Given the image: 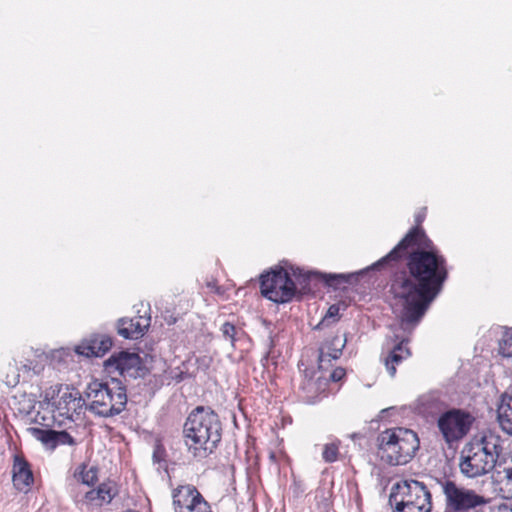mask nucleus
I'll return each mask as SVG.
<instances>
[{"label":"nucleus","instance_id":"1","mask_svg":"<svg viewBox=\"0 0 512 512\" xmlns=\"http://www.w3.org/2000/svg\"><path fill=\"white\" fill-rule=\"evenodd\" d=\"M424 218L425 209L416 214V226L373 265V268L380 269L408 255V271L396 273L390 285L395 304L401 307L403 326L415 325L421 320L448 277L445 258L420 227Z\"/></svg>","mask_w":512,"mask_h":512},{"label":"nucleus","instance_id":"2","mask_svg":"<svg viewBox=\"0 0 512 512\" xmlns=\"http://www.w3.org/2000/svg\"><path fill=\"white\" fill-rule=\"evenodd\" d=\"M183 437L195 458H207L221 441L222 424L218 414L210 408L196 407L183 425Z\"/></svg>","mask_w":512,"mask_h":512},{"label":"nucleus","instance_id":"3","mask_svg":"<svg viewBox=\"0 0 512 512\" xmlns=\"http://www.w3.org/2000/svg\"><path fill=\"white\" fill-rule=\"evenodd\" d=\"M84 395L89 402L87 409L103 418L119 415L126 409L128 401L126 387L116 378L107 382L98 379L91 381Z\"/></svg>","mask_w":512,"mask_h":512},{"label":"nucleus","instance_id":"4","mask_svg":"<svg viewBox=\"0 0 512 512\" xmlns=\"http://www.w3.org/2000/svg\"><path fill=\"white\" fill-rule=\"evenodd\" d=\"M418 449L419 438L410 429H386L377 436V455L390 466L407 464Z\"/></svg>","mask_w":512,"mask_h":512},{"label":"nucleus","instance_id":"5","mask_svg":"<svg viewBox=\"0 0 512 512\" xmlns=\"http://www.w3.org/2000/svg\"><path fill=\"white\" fill-rule=\"evenodd\" d=\"M394 512H431V493L424 482L406 479L394 484L389 495Z\"/></svg>","mask_w":512,"mask_h":512},{"label":"nucleus","instance_id":"6","mask_svg":"<svg viewBox=\"0 0 512 512\" xmlns=\"http://www.w3.org/2000/svg\"><path fill=\"white\" fill-rule=\"evenodd\" d=\"M440 484L445 497V512H481L489 501L475 490L458 486L452 480Z\"/></svg>","mask_w":512,"mask_h":512},{"label":"nucleus","instance_id":"7","mask_svg":"<svg viewBox=\"0 0 512 512\" xmlns=\"http://www.w3.org/2000/svg\"><path fill=\"white\" fill-rule=\"evenodd\" d=\"M51 407L53 419L61 423L63 420H73L74 413L85 405V399L80 392L68 385H58L46 391L45 399Z\"/></svg>","mask_w":512,"mask_h":512},{"label":"nucleus","instance_id":"8","mask_svg":"<svg viewBox=\"0 0 512 512\" xmlns=\"http://www.w3.org/2000/svg\"><path fill=\"white\" fill-rule=\"evenodd\" d=\"M474 422L475 417L469 411L450 408L438 416L437 427L445 443L451 445L466 437Z\"/></svg>","mask_w":512,"mask_h":512},{"label":"nucleus","instance_id":"9","mask_svg":"<svg viewBox=\"0 0 512 512\" xmlns=\"http://www.w3.org/2000/svg\"><path fill=\"white\" fill-rule=\"evenodd\" d=\"M262 295L275 303L290 302L296 295V284L284 268H277L261 275Z\"/></svg>","mask_w":512,"mask_h":512},{"label":"nucleus","instance_id":"10","mask_svg":"<svg viewBox=\"0 0 512 512\" xmlns=\"http://www.w3.org/2000/svg\"><path fill=\"white\" fill-rule=\"evenodd\" d=\"M104 368L108 373L117 372L124 378H143L148 373L140 356L135 352L122 350L114 352L105 362Z\"/></svg>","mask_w":512,"mask_h":512},{"label":"nucleus","instance_id":"11","mask_svg":"<svg viewBox=\"0 0 512 512\" xmlns=\"http://www.w3.org/2000/svg\"><path fill=\"white\" fill-rule=\"evenodd\" d=\"M171 496L174 512H212L210 504L191 484L177 486Z\"/></svg>","mask_w":512,"mask_h":512},{"label":"nucleus","instance_id":"12","mask_svg":"<svg viewBox=\"0 0 512 512\" xmlns=\"http://www.w3.org/2000/svg\"><path fill=\"white\" fill-rule=\"evenodd\" d=\"M495 462L489 460L473 444L466 445L460 457V472L467 478H477L489 473L494 467Z\"/></svg>","mask_w":512,"mask_h":512},{"label":"nucleus","instance_id":"13","mask_svg":"<svg viewBox=\"0 0 512 512\" xmlns=\"http://www.w3.org/2000/svg\"><path fill=\"white\" fill-rule=\"evenodd\" d=\"M112 338L105 334H91L75 347V352L85 357H102L112 347Z\"/></svg>","mask_w":512,"mask_h":512},{"label":"nucleus","instance_id":"14","mask_svg":"<svg viewBox=\"0 0 512 512\" xmlns=\"http://www.w3.org/2000/svg\"><path fill=\"white\" fill-rule=\"evenodd\" d=\"M12 472V480L15 488L19 491L27 492L34 482L29 463L24 458L15 456Z\"/></svg>","mask_w":512,"mask_h":512},{"label":"nucleus","instance_id":"15","mask_svg":"<svg viewBox=\"0 0 512 512\" xmlns=\"http://www.w3.org/2000/svg\"><path fill=\"white\" fill-rule=\"evenodd\" d=\"M473 445L497 465L498 458L503 450L502 440L499 435L488 431Z\"/></svg>","mask_w":512,"mask_h":512},{"label":"nucleus","instance_id":"16","mask_svg":"<svg viewBox=\"0 0 512 512\" xmlns=\"http://www.w3.org/2000/svg\"><path fill=\"white\" fill-rule=\"evenodd\" d=\"M142 317L120 318L117 321V333L125 339H138L142 337L149 326L148 320L141 323Z\"/></svg>","mask_w":512,"mask_h":512},{"label":"nucleus","instance_id":"17","mask_svg":"<svg viewBox=\"0 0 512 512\" xmlns=\"http://www.w3.org/2000/svg\"><path fill=\"white\" fill-rule=\"evenodd\" d=\"M346 340L341 339L339 336H334L319 348L318 363L319 369H324V363L331 360L338 359L342 354V349L345 347Z\"/></svg>","mask_w":512,"mask_h":512},{"label":"nucleus","instance_id":"18","mask_svg":"<svg viewBox=\"0 0 512 512\" xmlns=\"http://www.w3.org/2000/svg\"><path fill=\"white\" fill-rule=\"evenodd\" d=\"M411 352L405 345L404 341L396 344L388 354L383 358L385 368L391 377L396 374V367L400 365L405 359L409 358Z\"/></svg>","mask_w":512,"mask_h":512},{"label":"nucleus","instance_id":"19","mask_svg":"<svg viewBox=\"0 0 512 512\" xmlns=\"http://www.w3.org/2000/svg\"><path fill=\"white\" fill-rule=\"evenodd\" d=\"M497 420L501 429L512 436V392L502 394L497 408Z\"/></svg>","mask_w":512,"mask_h":512},{"label":"nucleus","instance_id":"20","mask_svg":"<svg viewBox=\"0 0 512 512\" xmlns=\"http://www.w3.org/2000/svg\"><path fill=\"white\" fill-rule=\"evenodd\" d=\"M117 491L112 482L101 483L97 489L88 491L85 498L91 502L97 501L98 505L110 503L116 496Z\"/></svg>","mask_w":512,"mask_h":512},{"label":"nucleus","instance_id":"21","mask_svg":"<svg viewBox=\"0 0 512 512\" xmlns=\"http://www.w3.org/2000/svg\"><path fill=\"white\" fill-rule=\"evenodd\" d=\"M300 390L303 392L302 398L305 403L315 404L319 394L324 391V389L321 388V377H318L317 381H314L312 377L308 378L306 374L304 381L300 385Z\"/></svg>","mask_w":512,"mask_h":512},{"label":"nucleus","instance_id":"22","mask_svg":"<svg viewBox=\"0 0 512 512\" xmlns=\"http://www.w3.org/2000/svg\"><path fill=\"white\" fill-rule=\"evenodd\" d=\"M446 404L436 394H429L420 399L419 409L420 412L426 415H440L446 411Z\"/></svg>","mask_w":512,"mask_h":512},{"label":"nucleus","instance_id":"23","mask_svg":"<svg viewBox=\"0 0 512 512\" xmlns=\"http://www.w3.org/2000/svg\"><path fill=\"white\" fill-rule=\"evenodd\" d=\"M27 433L35 438L36 440L40 441L45 448L51 449V443H52V429H42L38 427H29L26 429Z\"/></svg>","mask_w":512,"mask_h":512},{"label":"nucleus","instance_id":"24","mask_svg":"<svg viewBox=\"0 0 512 512\" xmlns=\"http://www.w3.org/2000/svg\"><path fill=\"white\" fill-rule=\"evenodd\" d=\"M359 274H323L325 283L333 288H339L341 284L351 283L353 279H357Z\"/></svg>","mask_w":512,"mask_h":512},{"label":"nucleus","instance_id":"25","mask_svg":"<svg viewBox=\"0 0 512 512\" xmlns=\"http://www.w3.org/2000/svg\"><path fill=\"white\" fill-rule=\"evenodd\" d=\"M59 445L74 446L76 445V440L65 430H53L50 450H54Z\"/></svg>","mask_w":512,"mask_h":512},{"label":"nucleus","instance_id":"26","mask_svg":"<svg viewBox=\"0 0 512 512\" xmlns=\"http://www.w3.org/2000/svg\"><path fill=\"white\" fill-rule=\"evenodd\" d=\"M340 441L327 443L323 447L322 458L326 463H333L338 459Z\"/></svg>","mask_w":512,"mask_h":512},{"label":"nucleus","instance_id":"27","mask_svg":"<svg viewBox=\"0 0 512 512\" xmlns=\"http://www.w3.org/2000/svg\"><path fill=\"white\" fill-rule=\"evenodd\" d=\"M499 353L506 358L512 359V329L506 331L499 341Z\"/></svg>","mask_w":512,"mask_h":512},{"label":"nucleus","instance_id":"28","mask_svg":"<svg viewBox=\"0 0 512 512\" xmlns=\"http://www.w3.org/2000/svg\"><path fill=\"white\" fill-rule=\"evenodd\" d=\"M85 468L83 466V470L80 472L81 481L85 485L93 486L98 480V468L96 466H91L87 470Z\"/></svg>","mask_w":512,"mask_h":512},{"label":"nucleus","instance_id":"29","mask_svg":"<svg viewBox=\"0 0 512 512\" xmlns=\"http://www.w3.org/2000/svg\"><path fill=\"white\" fill-rule=\"evenodd\" d=\"M221 332H222V335L225 339H228L230 342H231V345L234 346V343H235V336H236V327L234 324L230 323V322H225L222 326H221Z\"/></svg>","mask_w":512,"mask_h":512},{"label":"nucleus","instance_id":"30","mask_svg":"<svg viewBox=\"0 0 512 512\" xmlns=\"http://www.w3.org/2000/svg\"><path fill=\"white\" fill-rule=\"evenodd\" d=\"M345 374V370L341 367H338L331 371L329 379L333 382H338L344 378Z\"/></svg>","mask_w":512,"mask_h":512},{"label":"nucleus","instance_id":"31","mask_svg":"<svg viewBox=\"0 0 512 512\" xmlns=\"http://www.w3.org/2000/svg\"><path fill=\"white\" fill-rule=\"evenodd\" d=\"M310 277H311L310 273H306V274H303V275L299 274V276L297 277L298 282L302 286L301 288L303 290H305L307 288L308 281L310 280Z\"/></svg>","mask_w":512,"mask_h":512},{"label":"nucleus","instance_id":"32","mask_svg":"<svg viewBox=\"0 0 512 512\" xmlns=\"http://www.w3.org/2000/svg\"><path fill=\"white\" fill-rule=\"evenodd\" d=\"M207 287L212 289V290H214L217 294H222L223 293L222 288L219 287V286H216L214 281L207 282Z\"/></svg>","mask_w":512,"mask_h":512},{"label":"nucleus","instance_id":"33","mask_svg":"<svg viewBox=\"0 0 512 512\" xmlns=\"http://www.w3.org/2000/svg\"><path fill=\"white\" fill-rule=\"evenodd\" d=\"M338 312H339V308L335 305H332L328 309L327 316L334 317V316L338 315Z\"/></svg>","mask_w":512,"mask_h":512},{"label":"nucleus","instance_id":"34","mask_svg":"<svg viewBox=\"0 0 512 512\" xmlns=\"http://www.w3.org/2000/svg\"><path fill=\"white\" fill-rule=\"evenodd\" d=\"M504 478L508 481H512V467H505L503 469Z\"/></svg>","mask_w":512,"mask_h":512}]
</instances>
